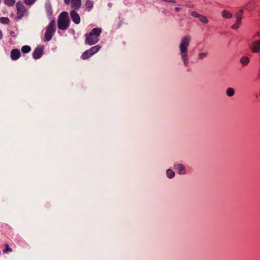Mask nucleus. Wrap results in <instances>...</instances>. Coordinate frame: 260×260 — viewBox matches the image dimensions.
<instances>
[{
	"mask_svg": "<svg viewBox=\"0 0 260 260\" xmlns=\"http://www.w3.org/2000/svg\"><path fill=\"white\" fill-rule=\"evenodd\" d=\"M191 39L190 35L183 36L178 47L179 54L185 67H187L189 63L188 47Z\"/></svg>",
	"mask_w": 260,
	"mask_h": 260,
	"instance_id": "nucleus-1",
	"label": "nucleus"
},
{
	"mask_svg": "<svg viewBox=\"0 0 260 260\" xmlns=\"http://www.w3.org/2000/svg\"><path fill=\"white\" fill-rule=\"evenodd\" d=\"M101 32V28H94L89 33L85 35V43L89 45H92L97 43L100 40L99 37Z\"/></svg>",
	"mask_w": 260,
	"mask_h": 260,
	"instance_id": "nucleus-2",
	"label": "nucleus"
},
{
	"mask_svg": "<svg viewBox=\"0 0 260 260\" xmlns=\"http://www.w3.org/2000/svg\"><path fill=\"white\" fill-rule=\"evenodd\" d=\"M58 28L60 30H66L70 24V19L68 12L63 11L61 12L58 18Z\"/></svg>",
	"mask_w": 260,
	"mask_h": 260,
	"instance_id": "nucleus-3",
	"label": "nucleus"
},
{
	"mask_svg": "<svg viewBox=\"0 0 260 260\" xmlns=\"http://www.w3.org/2000/svg\"><path fill=\"white\" fill-rule=\"evenodd\" d=\"M55 21L52 20L47 27L46 32L45 34V41H50L53 36L55 31Z\"/></svg>",
	"mask_w": 260,
	"mask_h": 260,
	"instance_id": "nucleus-4",
	"label": "nucleus"
},
{
	"mask_svg": "<svg viewBox=\"0 0 260 260\" xmlns=\"http://www.w3.org/2000/svg\"><path fill=\"white\" fill-rule=\"evenodd\" d=\"M16 8L17 10L18 17L19 18H21L24 15L26 12V8L24 6L22 2H18L16 4Z\"/></svg>",
	"mask_w": 260,
	"mask_h": 260,
	"instance_id": "nucleus-5",
	"label": "nucleus"
},
{
	"mask_svg": "<svg viewBox=\"0 0 260 260\" xmlns=\"http://www.w3.org/2000/svg\"><path fill=\"white\" fill-rule=\"evenodd\" d=\"M249 48L253 53L260 52V40L254 41L249 44Z\"/></svg>",
	"mask_w": 260,
	"mask_h": 260,
	"instance_id": "nucleus-6",
	"label": "nucleus"
},
{
	"mask_svg": "<svg viewBox=\"0 0 260 260\" xmlns=\"http://www.w3.org/2000/svg\"><path fill=\"white\" fill-rule=\"evenodd\" d=\"M43 47H37L33 52V58L35 59H38L41 58L43 54Z\"/></svg>",
	"mask_w": 260,
	"mask_h": 260,
	"instance_id": "nucleus-7",
	"label": "nucleus"
},
{
	"mask_svg": "<svg viewBox=\"0 0 260 260\" xmlns=\"http://www.w3.org/2000/svg\"><path fill=\"white\" fill-rule=\"evenodd\" d=\"M70 16L72 21L76 24L80 22V17L75 10H72L70 12Z\"/></svg>",
	"mask_w": 260,
	"mask_h": 260,
	"instance_id": "nucleus-8",
	"label": "nucleus"
},
{
	"mask_svg": "<svg viewBox=\"0 0 260 260\" xmlns=\"http://www.w3.org/2000/svg\"><path fill=\"white\" fill-rule=\"evenodd\" d=\"M191 15L195 18H199L201 22L204 23H207L208 22V20L206 16L202 15L196 11L192 12Z\"/></svg>",
	"mask_w": 260,
	"mask_h": 260,
	"instance_id": "nucleus-9",
	"label": "nucleus"
},
{
	"mask_svg": "<svg viewBox=\"0 0 260 260\" xmlns=\"http://www.w3.org/2000/svg\"><path fill=\"white\" fill-rule=\"evenodd\" d=\"M20 51L18 49H12L11 51V58L13 60H17L20 56Z\"/></svg>",
	"mask_w": 260,
	"mask_h": 260,
	"instance_id": "nucleus-10",
	"label": "nucleus"
},
{
	"mask_svg": "<svg viewBox=\"0 0 260 260\" xmlns=\"http://www.w3.org/2000/svg\"><path fill=\"white\" fill-rule=\"evenodd\" d=\"M243 12L244 11L243 9H240L238 12H236L235 14L236 22L239 24H241V20L242 19Z\"/></svg>",
	"mask_w": 260,
	"mask_h": 260,
	"instance_id": "nucleus-11",
	"label": "nucleus"
},
{
	"mask_svg": "<svg viewBox=\"0 0 260 260\" xmlns=\"http://www.w3.org/2000/svg\"><path fill=\"white\" fill-rule=\"evenodd\" d=\"M175 169L180 175H184L186 173L185 167L181 164H178L175 165Z\"/></svg>",
	"mask_w": 260,
	"mask_h": 260,
	"instance_id": "nucleus-12",
	"label": "nucleus"
},
{
	"mask_svg": "<svg viewBox=\"0 0 260 260\" xmlns=\"http://www.w3.org/2000/svg\"><path fill=\"white\" fill-rule=\"evenodd\" d=\"M94 2L91 0H86L85 3V7L86 8V10L90 12L93 7Z\"/></svg>",
	"mask_w": 260,
	"mask_h": 260,
	"instance_id": "nucleus-13",
	"label": "nucleus"
},
{
	"mask_svg": "<svg viewBox=\"0 0 260 260\" xmlns=\"http://www.w3.org/2000/svg\"><path fill=\"white\" fill-rule=\"evenodd\" d=\"M221 14L222 17L225 19H231L233 17L232 14L225 10H223Z\"/></svg>",
	"mask_w": 260,
	"mask_h": 260,
	"instance_id": "nucleus-14",
	"label": "nucleus"
},
{
	"mask_svg": "<svg viewBox=\"0 0 260 260\" xmlns=\"http://www.w3.org/2000/svg\"><path fill=\"white\" fill-rule=\"evenodd\" d=\"M81 6V2H76V1H72V4H71V7L72 8H73L75 10H79Z\"/></svg>",
	"mask_w": 260,
	"mask_h": 260,
	"instance_id": "nucleus-15",
	"label": "nucleus"
},
{
	"mask_svg": "<svg viewBox=\"0 0 260 260\" xmlns=\"http://www.w3.org/2000/svg\"><path fill=\"white\" fill-rule=\"evenodd\" d=\"M101 48V47L99 45H96L93 47H92L90 48L89 50L90 53L92 54V55H94L95 53L98 52L100 49Z\"/></svg>",
	"mask_w": 260,
	"mask_h": 260,
	"instance_id": "nucleus-16",
	"label": "nucleus"
},
{
	"mask_svg": "<svg viewBox=\"0 0 260 260\" xmlns=\"http://www.w3.org/2000/svg\"><path fill=\"white\" fill-rule=\"evenodd\" d=\"M240 63L243 66H247L249 62V59L248 57L243 56L240 58Z\"/></svg>",
	"mask_w": 260,
	"mask_h": 260,
	"instance_id": "nucleus-17",
	"label": "nucleus"
},
{
	"mask_svg": "<svg viewBox=\"0 0 260 260\" xmlns=\"http://www.w3.org/2000/svg\"><path fill=\"white\" fill-rule=\"evenodd\" d=\"M89 50H86L81 55V58L85 60L89 58L90 56H92L91 54L90 53Z\"/></svg>",
	"mask_w": 260,
	"mask_h": 260,
	"instance_id": "nucleus-18",
	"label": "nucleus"
},
{
	"mask_svg": "<svg viewBox=\"0 0 260 260\" xmlns=\"http://www.w3.org/2000/svg\"><path fill=\"white\" fill-rule=\"evenodd\" d=\"M208 56V53L205 52H200L198 55V59L202 60L207 57Z\"/></svg>",
	"mask_w": 260,
	"mask_h": 260,
	"instance_id": "nucleus-19",
	"label": "nucleus"
},
{
	"mask_svg": "<svg viewBox=\"0 0 260 260\" xmlns=\"http://www.w3.org/2000/svg\"><path fill=\"white\" fill-rule=\"evenodd\" d=\"M31 51V47L29 46L25 45L22 46L21 48V51L23 53H27Z\"/></svg>",
	"mask_w": 260,
	"mask_h": 260,
	"instance_id": "nucleus-20",
	"label": "nucleus"
},
{
	"mask_svg": "<svg viewBox=\"0 0 260 260\" xmlns=\"http://www.w3.org/2000/svg\"><path fill=\"white\" fill-rule=\"evenodd\" d=\"M226 94L228 96L232 97L235 94V90L232 88H229L226 91Z\"/></svg>",
	"mask_w": 260,
	"mask_h": 260,
	"instance_id": "nucleus-21",
	"label": "nucleus"
},
{
	"mask_svg": "<svg viewBox=\"0 0 260 260\" xmlns=\"http://www.w3.org/2000/svg\"><path fill=\"white\" fill-rule=\"evenodd\" d=\"M166 175L169 178H172L174 177L175 173L172 170L168 169L166 171Z\"/></svg>",
	"mask_w": 260,
	"mask_h": 260,
	"instance_id": "nucleus-22",
	"label": "nucleus"
},
{
	"mask_svg": "<svg viewBox=\"0 0 260 260\" xmlns=\"http://www.w3.org/2000/svg\"><path fill=\"white\" fill-rule=\"evenodd\" d=\"M4 1H5V4L9 7L13 6L15 3V0H4Z\"/></svg>",
	"mask_w": 260,
	"mask_h": 260,
	"instance_id": "nucleus-23",
	"label": "nucleus"
},
{
	"mask_svg": "<svg viewBox=\"0 0 260 260\" xmlns=\"http://www.w3.org/2000/svg\"><path fill=\"white\" fill-rule=\"evenodd\" d=\"M0 22L3 24H8L10 22V20L7 17H1L0 18Z\"/></svg>",
	"mask_w": 260,
	"mask_h": 260,
	"instance_id": "nucleus-24",
	"label": "nucleus"
},
{
	"mask_svg": "<svg viewBox=\"0 0 260 260\" xmlns=\"http://www.w3.org/2000/svg\"><path fill=\"white\" fill-rule=\"evenodd\" d=\"M36 0H24V3L28 6H31L35 3Z\"/></svg>",
	"mask_w": 260,
	"mask_h": 260,
	"instance_id": "nucleus-25",
	"label": "nucleus"
},
{
	"mask_svg": "<svg viewBox=\"0 0 260 260\" xmlns=\"http://www.w3.org/2000/svg\"><path fill=\"white\" fill-rule=\"evenodd\" d=\"M5 249L4 250V253H6L8 252H11L12 251V249L11 248H10L8 244H5Z\"/></svg>",
	"mask_w": 260,
	"mask_h": 260,
	"instance_id": "nucleus-26",
	"label": "nucleus"
},
{
	"mask_svg": "<svg viewBox=\"0 0 260 260\" xmlns=\"http://www.w3.org/2000/svg\"><path fill=\"white\" fill-rule=\"evenodd\" d=\"M245 9H246L247 11H251L252 9L251 2H249L247 4H246L244 6Z\"/></svg>",
	"mask_w": 260,
	"mask_h": 260,
	"instance_id": "nucleus-27",
	"label": "nucleus"
},
{
	"mask_svg": "<svg viewBox=\"0 0 260 260\" xmlns=\"http://www.w3.org/2000/svg\"><path fill=\"white\" fill-rule=\"evenodd\" d=\"M46 10L49 13H52L51 7V6L50 5H48L46 6Z\"/></svg>",
	"mask_w": 260,
	"mask_h": 260,
	"instance_id": "nucleus-28",
	"label": "nucleus"
},
{
	"mask_svg": "<svg viewBox=\"0 0 260 260\" xmlns=\"http://www.w3.org/2000/svg\"><path fill=\"white\" fill-rule=\"evenodd\" d=\"M240 25V24H239L236 22V23L232 26V28L234 29H236L239 27Z\"/></svg>",
	"mask_w": 260,
	"mask_h": 260,
	"instance_id": "nucleus-29",
	"label": "nucleus"
},
{
	"mask_svg": "<svg viewBox=\"0 0 260 260\" xmlns=\"http://www.w3.org/2000/svg\"><path fill=\"white\" fill-rule=\"evenodd\" d=\"M71 0H64V3L67 5H69L70 3Z\"/></svg>",
	"mask_w": 260,
	"mask_h": 260,
	"instance_id": "nucleus-30",
	"label": "nucleus"
},
{
	"mask_svg": "<svg viewBox=\"0 0 260 260\" xmlns=\"http://www.w3.org/2000/svg\"><path fill=\"white\" fill-rule=\"evenodd\" d=\"M175 10L176 12H178L180 10V8L178 7L175 8Z\"/></svg>",
	"mask_w": 260,
	"mask_h": 260,
	"instance_id": "nucleus-31",
	"label": "nucleus"
},
{
	"mask_svg": "<svg viewBox=\"0 0 260 260\" xmlns=\"http://www.w3.org/2000/svg\"><path fill=\"white\" fill-rule=\"evenodd\" d=\"M3 37V34L2 31L0 30V39H1Z\"/></svg>",
	"mask_w": 260,
	"mask_h": 260,
	"instance_id": "nucleus-32",
	"label": "nucleus"
},
{
	"mask_svg": "<svg viewBox=\"0 0 260 260\" xmlns=\"http://www.w3.org/2000/svg\"><path fill=\"white\" fill-rule=\"evenodd\" d=\"M257 36L260 37V32L257 33Z\"/></svg>",
	"mask_w": 260,
	"mask_h": 260,
	"instance_id": "nucleus-33",
	"label": "nucleus"
},
{
	"mask_svg": "<svg viewBox=\"0 0 260 260\" xmlns=\"http://www.w3.org/2000/svg\"><path fill=\"white\" fill-rule=\"evenodd\" d=\"M73 1H76V2H81V0H72Z\"/></svg>",
	"mask_w": 260,
	"mask_h": 260,
	"instance_id": "nucleus-34",
	"label": "nucleus"
}]
</instances>
